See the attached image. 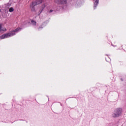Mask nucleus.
<instances>
[{"label": "nucleus", "mask_w": 126, "mask_h": 126, "mask_svg": "<svg viewBox=\"0 0 126 126\" xmlns=\"http://www.w3.org/2000/svg\"><path fill=\"white\" fill-rule=\"evenodd\" d=\"M122 113H123V109L120 107L117 108L111 113V117L112 118H119L122 115Z\"/></svg>", "instance_id": "obj_1"}, {"label": "nucleus", "mask_w": 126, "mask_h": 126, "mask_svg": "<svg viewBox=\"0 0 126 126\" xmlns=\"http://www.w3.org/2000/svg\"><path fill=\"white\" fill-rule=\"evenodd\" d=\"M18 31H19V28L9 33H5L0 36V39H6V38H9V37H11V36H13V35H15V32H18Z\"/></svg>", "instance_id": "obj_2"}, {"label": "nucleus", "mask_w": 126, "mask_h": 126, "mask_svg": "<svg viewBox=\"0 0 126 126\" xmlns=\"http://www.w3.org/2000/svg\"><path fill=\"white\" fill-rule=\"evenodd\" d=\"M67 0H55V2L56 3H60V4H64L66 3Z\"/></svg>", "instance_id": "obj_3"}, {"label": "nucleus", "mask_w": 126, "mask_h": 126, "mask_svg": "<svg viewBox=\"0 0 126 126\" xmlns=\"http://www.w3.org/2000/svg\"><path fill=\"white\" fill-rule=\"evenodd\" d=\"M36 4H40V3H42V0H36Z\"/></svg>", "instance_id": "obj_4"}, {"label": "nucleus", "mask_w": 126, "mask_h": 126, "mask_svg": "<svg viewBox=\"0 0 126 126\" xmlns=\"http://www.w3.org/2000/svg\"><path fill=\"white\" fill-rule=\"evenodd\" d=\"M13 10H14V9H13V7H10V8L9 9V12H12V11H13Z\"/></svg>", "instance_id": "obj_5"}, {"label": "nucleus", "mask_w": 126, "mask_h": 126, "mask_svg": "<svg viewBox=\"0 0 126 126\" xmlns=\"http://www.w3.org/2000/svg\"><path fill=\"white\" fill-rule=\"evenodd\" d=\"M94 0V4H95L96 5H97V4H98V2L99 1V0Z\"/></svg>", "instance_id": "obj_6"}, {"label": "nucleus", "mask_w": 126, "mask_h": 126, "mask_svg": "<svg viewBox=\"0 0 126 126\" xmlns=\"http://www.w3.org/2000/svg\"><path fill=\"white\" fill-rule=\"evenodd\" d=\"M32 24H33V25H36V22L34 21H32Z\"/></svg>", "instance_id": "obj_7"}, {"label": "nucleus", "mask_w": 126, "mask_h": 126, "mask_svg": "<svg viewBox=\"0 0 126 126\" xmlns=\"http://www.w3.org/2000/svg\"><path fill=\"white\" fill-rule=\"evenodd\" d=\"M33 4L31 5V8L32 9V10L34 11V9H33Z\"/></svg>", "instance_id": "obj_8"}, {"label": "nucleus", "mask_w": 126, "mask_h": 126, "mask_svg": "<svg viewBox=\"0 0 126 126\" xmlns=\"http://www.w3.org/2000/svg\"><path fill=\"white\" fill-rule=\"evenodd\" d=\"M1 31V24H0V32Z\"/></svg>", "instance_id": "obj_9"}]
</instances>
